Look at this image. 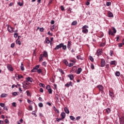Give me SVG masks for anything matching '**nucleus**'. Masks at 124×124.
<instances>
[{"mask_svg":"<svg viewBox=\"0 0 124 124\" xmlns=\"http://www.w3.org/2000/svg\"><path fill=\"white\" fill-rule=\"evenodd\" d=\"M72 26H76L77 25V22L76 21H74L72 22Z\"/></svg>","mask_w":124,"mask_h":124,"instance_id":"24","label":"nucleus"},{"mask_svg":"<svg viewBox=\"0 0 124 124\" xmlns=\"http://www.w3.org/2000/svg\"><path fill=\"white\" fill-rule=\"evenodd\" d=\"M47 91H48V93L50 94H51V93H52V89L50 88V89H48Z\"/></svg>","mask_w":124,"mask_h":124,"instance_id":"45","label":"nucleus"},{"mask_svg":"<svg viewBox=\"0 0 124 124\" xmlns=\"http://www.w3.org/2000/svg\"><path fill=\"white\" fill-rule=\"evenodd\" d=\"M46 64H47V62H44L42 63V65H44L45 66H46Z\"/></svg>","mask_w":124,"mask_h":124,"instance_id":"57","label":"nucleus"},{"mask_svg":"<svg viewBox=\"0 0 124 124\" xmlns=\"http://www.w3.org/2000/svg\"><path fill=\"white\" fill-rule=\"evenodd\" d=\"M59 97H60V96L59 95V94H56L55 95V98L57 99V100H56L57 102H59Z\"/></svg>","mask_w":124,"mask_h":124,"instance_id":"22","label":"nucleus"},{"mask_svg":"<svg viewBox=\"0 0 124 124\" xmlns=\"http://www.w3.org/2000/svg\"><path fill=\"white\" fill-rule=\"evenodd\" d=\"M29 110L30 111H32V106H29Z\"/></svg>","mask_w":124,"mask_h":124,"instance_id":"50","label":"nucleus"},{"mask_svg":"<svg viewBox=\"0 0 124 124\" xmlns=\"http://www.w3.org/2000/svg\"><path fill=\"white\" fill-rule=\"evenodd\" d=\"M62 48V50H66L67 46L66 45H64L63 43H61L58 45H57L55 47V50H59V49H61Z\"/></svg>","mask_w":124,"mask_h":124,"instance_id":"1","label":"nucleus"},{"mask_svg":"<svg viewBox=\"0 0 124 124\" xmlns=\"http://www.w3.org/2000/svg\"><path fill=\"white\" fill-rule=\"evenodd\" d=\"M70 86V85H69V84L68 83L65 84V87H69Z\"/></svg>","mask_w":124,"mask_h":124,"instance_id":"64","label":"nucleus"},{"mask_svg":"<svg viewBox=\"0 0 124 124\" xmlns=\"http://www.w3.org/2000/svg\"><path fill=\"white\" fill-rule=\"evenodd\" d=\"M112 31H113V32H112V30H111L110 29H108V34L110 35H112V36H114L115 35V34L114 33H116L117 32V30H116V29L114 27H112L111 28Z\"/></svg>","mask_w":124,"mask_h":124,"instance_id":"2","label":"nucleus"},{"mask_svg":"<svg viewBox=\"0 0 124 124\" xmlns=\"http://www.w3.org/2000/svg\"><path fill=\"white\" fill-rule=\"evenodd\" d=\"M61 116L62 117V120H63V119H64V118H65V113L62 112L61 114Z\"/></svg>","mask_w":124,"mask_h":124,"instance_id":"9","label":"nucleus"},{"mask_svg":"<svg viewBox=\"0 0 124 124\" xmlns=\"http://www.w3.org/2000/svg\"><path fill=\"white\" fill-rule=\"evenodd\" d=\"M61 9L62 11H63L64 10V7H63V6H61Z\"/></svg>","mask_w":124,"mask_h":124,"instance_id":"56","label":"nucleus"},{"mask_svg":"<svg viewBox=\"0 0 124 124\" xmlns=\"http://www.w3.org/2000/svg\"><path fill=\"white\" fill-rule=\"evenodd\" d=\"M46 89L48 91V90H50V89H51V86H50V85H47L46 87Z\"/></svg>","mask_w":124,"mask_h":124,"instance_id":"47","label":"nucleus"},{"mask_svg":"<svg viewBox=\"0 0 124 124\" xmlns=\"http://www.w3.org/2000/svg\"><path fill=\"white\" fill-rule=\"evenodd\" d=\"M110 64L111 65H116V61H112L110 62Z\"/></svg>","mask_w":124,"mask_h":124,"instance_id":"18","label":"nucleus"},{"mask_svg":"<svg viewBox=\"0 0 124 124\" xmlns=\"http://www.w3.org/2000/svg\"><path fill=\"white\" fill-rule=\"evenodd\" d=\"M106 5L107 6H110L111 5V2H107Z\"/></svg>","mask_w":124,"mask_h":124,"instance_id":"43","label":"nucleus"},{"mask_svg":"<svg viewBox=\"0 0 124 124\" xmlns=\"http://www.w3.org/2000/svg\"><path fill=\"white\" fill-rule=\"evenodd\" d=\"M109 55L111 57H112L113 56V51L110 50V52H109Z\"/></svg>","mask_w":124,"mask_h":124,"instance_id":"51","label":"nucleus"},{"mask_svg":"<svg viewBox=\"0 0 124 124\" xmlns=\"http://www.w3.org/2000/svg\"><path fill=\"white\" fill-rule=\"evenodd\" d=\"M81 72H82V68H78L77 71V74H80V73H81Z\"/></svg>","mask_w":124,"mask_h":124,"instance_id":"16","label":"nucleus"},{"mask_svg":"<svg viewBox=\"0 0 124 124\" xmlns=\"http://www.w3.org/2000/svg\"><path fill=\"white\" fill-rule=\"evenodd\" d=\"M73 65H74L73 63H69V64H68L67 66H69V67H71L73 66Z\"/></svg>","mask_w":124,"mask_h":124,"instance_id":"37","label":"nucleus"},{"mask_svg":"<svg viewBox=\"0 0 124 124\" xmlns=\"http://www.w3.org/2000/svg\"><path fill=\"white\" fill-rule=\"evenodd\" d=\"M12 104V106H13V107H16V103L13 102Z\"/></svg>","mask_w":124,"mask_h":124,"instance_id":"54","label":"nucleus"},{"mask_svg":"<svg viewBox=\"0 0 124 124\" xmlns=\"http://www.w3.org/2000/svg\"><path fill=\"white\" fill-rule=\"evenodd\" d=\"M70 119L72 121H74L75 120V117H74L73 116H70Z\"/></svg>","mask_w":124,"mask_h":124,"instance_id":"33","label":"nucleus"},{"mask_svg":"<svg viewBox=\"0 0 124 124\" xmlns=\"http://www.w3.org/2000/svg\"><path fill=\"white\" fill-rule=\"evenodd\" d=\"M14 36V37H15L16 38V37L18 36V33H15Z\"/></svg>","mask_w":124,"mask_h":124,"instance_id":"53","label":"nucleus"},{"mask_svg":"<svg viewBox=\"0 0 124 124\" xmlns=\"http://www.w3.org/2000/svg\"><path fill=\"white\" fill-rule=\"evenodd\" d=\"M18 93H19L17 92H14L12 93L13 95H14V96H16V95H18Z\"/></svg>","mask_w":124,"mask_h":124,"instance_id":"34","label":"nucleus"},{"mask_svg":"<svg viewBox=\"0 0 124 124\" xmlns=\"http://www.w3.org/2000/svg\"><path fill=\"white\" fill-rule=\"evenodd\" d=\"M17 4H18L19 6H23V3L22 2H18Z\"/></svg>","mask_w":124,"mask_h":124,"instance_id":"55","label":"nucleus"},{"mask_svg":"<svg viewBox=\"0 0 124 124\" xmlns=\"http://www.w3.org/2000/svg\"><path fill=\"white\" fill-rule=\"evenodd\" d=\"M7 94L6 93H2L1 94V97H6V96H7Z\"/></svg>","mask_w":124,"mask_h":124,"instance_id":"25","label":"nucleus"},{"mask_svg":"<svg viewBox=\"0 0 124 124\" xmlns=\"http://www.w3.org/2000/svg\"><path fill=\"white\" fill-rule=\"evenodd\" d=\"M34 68L38 70L39 68V65H37L35 67H34Z\"/></svg>","mask_w":124,"mask_h":124,"instance_id":"49","label":"nucleus"},{"mask_svg":"<svg viewBox=\"0 0 124 124\" xmlns=\"http://www.w3.org/2000/svg\"><path fill=\"white\" fill-rule=\"evenodd\" d=\"M43 55L45 58H47L48 57V52H47V51L46 50L44 51Z\"/></svg>","mask_w":124,"mask_h":124,"instance_id":"11","label":"nucleus"},{"mask_svg":"<svg viewBox=\"0 0 124 124\" xmlns=\"http://www.w3.org/2000/svg\"><path fill=\"white\" fill-rule=\"evenodd\" d=\"M18 79H21V78H23V76L19 75L18 77H17Z\"/></svg>","mask_w":124,"mask_h":124,"instance_id":"58","label":"nucleus"},{"mask_svg":"<svg viewBox=\"0 0 124 124\" xmlns=\"http://www.w3.org/2000/svg\"><path fill=\"white\" fill-rule=\"evenodd\" d=\"M106 45V43H102L101 44H100V46L101 47H104V46H105Z\"/></svg>","mask_w":124,"mask_h":124,"instance_id":"35","label":"nucleus"},{"mask_svg":"<svg viewBox=\"0 0 124 124\" xmlns=\"http://www.w3.org/2000/svg\"><path fill=\"white\" fill-rule=\"evenodd\" d=\"M71 46V41H68L67 46Z\"/></svg>","mask_w":124,"mask_h":124,"instance_id":"36","label":"nucleus"},{"mask_svg":"<svg viewBox=\"0 0 124 124\" xmlns=\"http://www.w3.org/2000/svg\"><path fill=\"white\" fill-rule=\"evenodd\" d=\"M105 66V61L104 60L102 59L101 60V67H104Z\"/></svg>","mask_w":124,"mask_h":124,"instance_id":"6","label":"nucleus"},{"mask_svg":"<svg viewBox=\"0 0 124 124\" xmlns=\"http://www.w3.org/2000/svg\"><path fill=\"white\" fill-rule=\"evenodd\" d=\"M68 77L70 78V80H73V79H74V77L73 76V75H71V74L68 75Z\"/></svg>","mask_w":124,"mask_h":124,"instance_id":"12","label":"nucleus"},{"mask_svg":"<svg viewBox=\"0 0 124 124\" xmlns=\"http://www.w3.org/2000/svg\"><path fill=\"white\" fill-rule=\"evenodd\" d=\"M108 16L110 17H113V13H112L111 12H109L108 13Z\"/></svg>","mask_w":124,"mask_h":124,"instance_id":"20","label":"nucleus"},{"mask_svg":"<svg viewBox=\"0 0 124 124\" xmlns=\"http://www.w3.org/2000/svg\"><path fill=\"white\" fill-rule=\"evenodd\" d=\"M26 93L27 96H31V93H30V91H29V90H27L26 91Z\"/></svg>","mask_w":124,"mask_h":124,"instance_id":"27","label":"nucleus"},{"mask_svg":"<svg viewBox=\"0 0 124 124\" xmlns=\"http://www.w3.org/2000/svg\"><path fill=\"white\" fill-rule=\"evenodd\" d=\"M80 119H81V117H80V116H78V117H76V120H77L78 121V120H80Z\"/></svg>","mask_w":124,"mask_h":124,"instance_id":"61","label":"nucleus"},{"mask_svg":"<svg viewBox=\"0 0 124 124\" xmlns=\"http://www.w3.org/2000/svg\"><path fill=\"white\" fill-rule=\"evenodd\" d=\"M7 30L9 32H13V28L11 27V26H8Z\"/></svg>","mask_w":124,"mask_h":124,"instance_id":"5","label":"nucleus"},{"mask_svg":"<svg viewBox=\"0 0 124 124\" xmlns=\"http://www.w3.org/2000/svg\"><path fill=\"white\" fill-rule=\"evenodd\" d=\"M40 87H42V88H45V84L43 83H39Z\"/></svg>","mask_w":124,"mask_h":124,"instance_id":"30","label":"nucleus"},{"mask_svg":"<svg viewBox=\"0 0 124 124\" xmlns=\"http://www.w3.org/2000/svg\"><path fill=\"white\" fill-rule=\"evenodd\" d=\"M38 70H37L36 69H35V68H33V69H32L31 70V72H36V71H37Z\"/></svg>","mask_w":124,"mask_h":124,"instance_id":"38","label":"nucleus"},{"mask_svg":"<svg viewBox=\"0 0 124 124\" xmlns=\"http://www.w3.org/2000/svg\"><path fill=\"white\" fill-rule=\"evenodd\" d=\"M37 72L38 73H41V72H42V70H41V69H38Z\"/></svg>","mask_w":124,"mask_h":124,"instance_id":"46","label":"nucleus"},{"mask_svg":"<svg viewBox=\"0 0 124 124\" xmlns=\"http://www.w3.org/2000/svg\"><path fill=\"white\" fill-rule=\"evenodd\" d=\"M101 53H102V51L100 49H98L97 50L96 55L97 56H99L101 55Z\"/></svg>","mask_w":124,"mask_h":124,"instance_id":"10","label":"nucleus"},{"mask_svg":"<svg viewBox=\"0 0 124 124\" xmlns=\"http://www.w3.org/2000/svg\"><path fill=\"white\" fill-rule=\"evenodd\" d=\"M0 106H1V107H4V103H0Z\"/></svg>","mask_w":124,"mask_h":124,"instance_id":"62","label":"nucleus"},{"mask_svg":"<svg viewBox=\"0 0 124 124\" xmlns=\"http://www.w3.org/2000/svg\"><path fill=\"white\" fill-rule=\"evenodd\" d=\"M27 80L28 82H30L31 83H32V81H33V79L31 77H28Z\"/></svg>","mask_w":124,"mask_h":124,"instance_id":"8","label":"nucleus"},{"mask_svg":"<svg viewBox=\"0 0 124 124\" xmlns=\"http://www.w3.org/2000/svg\"><path fill=\"white\" fill-rule=\"evenodd\" d=\"M50 24H51V25H54V24H55V21L54 20H51L50 22Z\"/></svg>","mask_w":124,"mask_h":124,"instance_id":"60","label":"nucleus"},{"mask_svg":"<svg viewBox=\"0 0 124 124\" xmlns=\"http://www.w3.org/2000/svg\"><path fill=\"white\" fill-rule=\"evenodd\" d=\"M89 59L91 62H93V57L90 56Z\"/></svg>","mask_w":124,"mask_h":124,"instance_id":"44","label":"nucleus"},{"mask_svg":"<svg viewBox=\"0 0 124 124\" xmlns=\"http://www.w3.org/2000/svg\"><path fill=\"white\" fill-rule=\"evenodd\" d=\"M23 89H25L26 90H29V89H30V86L26 85L25 84H23Z\"/></svg>","mask_w":124,"mask_h":124,"instance_id":"14","label":"nucleus"},{"mask_svg":"<svg viewBox=\"0 0 124 124\" xmlns=\"http://www.w3.org/2000/svg\"><path fill=\"white\" fill-rule=\"evenodd\" d=\"M62 118H56V121H57L58 123H60V121H62Z\"/></svg>","mask_w":124,"mask_h":124,"instance_id":"39","label":"nucleus"},{"mask_svg":"<svg viewBox=\"0 0 124 124\" xmlns=\"http://www.w3.org/2000/svg\"><path fill=\"white\" fill-rule=\"evenodd\" d=\"M45 42L47 43V44H49L50 43V40H49V38L46 37L45 40Z\"/></svg>","mask_w":124,"mask_h":124,"instance_id":"23","label":"nucleus"},{"mask_svg":"<svg viewBox=\"0 0 124 124\" xmlns=\"http://www.w3.org/2000/svg\"><path fill=\"white\" fill-rule=\"evenodd\" d=\"M64 111L66 114H68L69 113V110L66 107L64 108Z\"/></svg>","mask_w":124,"mask_h":124,"instance_id":"13","label":"nucleus"},{"mask_svg":"<svg viewBox=\"0 0 124 124\" xmlns=\"http://www.w3.org/2000/svg\"><path fill=\"white\" fill-rule=\"evenodd\" d=\"M20 68L22 71H24V70H25V68H24V64H23V63H21V64Z\"/></svg>","mask_w":124,"mask_h":124,"instance_id":"21","label":"nucleus"},{"mask_svg":"<svg viewBox=\"0 0 124 124\" xmlns=\"http://www.w3.org/2000/svg\"><path fill=\"white\" fill-rule=\"evenodd\" d=\"M4 122H5V123L6 124H9V121L8 120V119H5V120H4Z\"/></svg>","mask_w":124,"mask_h":124,"instance_id":"52","label":"nucleus"},{"mask_svg":"<svg viewBox=\"0 0 124 124\" xmlns=\"http://www.w3.org/2000/svg\"><path fill=\"white\" fill-rule=\"evenodd\" d=\"M106 112L108 114H109V113H110L111 112V108H108L106 109Z\"/></svg>","mask_w":124,"mask_h":124,"instance_id":"26","label":"nucleus"},{"mask_svg":"<svg viewBox=\"0 0 124 124\" xmlns=\"http://www.w3.org/2000/svg\"><path fill=\"white\" fill-rule=\"evenodd\" d=\"M24 85L31 87V83H29V81H26V82H25V84H24Z\"/></svg>","mask_w":124,"mask_h":124,"instance_id":"32","label":"nucleus"},{"mask_svg":"<svg viewBox=\"0 0 124 124\" xmlns=\"http://www.w3.org/2000/svg\"><path fill=\"white\" fill-rule=\"evenodd\" d=\"M115 76L119 77V76H120V75H121V73H120V72H119V71H116L115 72Z\"/></svg>","mask_w":124,"mask_h":124,"instance_id":"19","label":"nucleus"},{"mask_svg":"<svg viewBox=\"0 0 124 124\" xmlns=\"http://www.w3.org/2000/svg\"><path fill=\"white\" fill-rule=\"evenodd\" d=\"M36 113V112L35 111H33L32 112V114L33 115H34L35 117H37V115H36V114H35Z\"/></svg>","mask_w":124,"mask_h":124,"instance_id":"42","label":"nucleus"},{"mask_svg":"<svg viewBox=\"0 0 124 124\" xmlns=\"http://www.w3.org/2000/svg\"><path fill=\"white\" fill-rule=\"evenodd\" d=\"M14 47H15V43H13L11 44V48H14Z\"/></svg>","mask_w":124,"mask_h":124,"instance_id":"40","label":"nucleus"},{"mask_svg":"<svg viewBox=\"0 0 124 124\" xmlns=\"http://www.w3.org/2000/svg\"><path fill=\"white\" fill-rule=\"evenodd\" d=\"M109 93L110 96H111V97L113 96V93L109 92Z\"/></svg>","mask_w":124,"mask_h":124,"instance_id":"63","label":"nucleus"},{"mask_svg":"<svg viewBox=\"0 0 124 124\" xmlns=\"http://www.w3.org/2000/svg\"><path fill=\"white\" fill-rule=\"evenodd\" d=\"M16 44H18V45H21V41H19L18 39L16 41Z\"/></svg>","mask_w":124,"mask_h":124,"instance_id":"29","label":"nucleus"},{"mask_svg":"<svg viewBox=\"0 0 124 124\" xmlns=\"http://www.w3.org/2000/svg\"><path fill=\"white\" fill-rule=\"evenodd\" d=\"M43 31H44V28H40V31H41L42 32H43Z\"/></svg>","mask_w":124,"mask_h":124,"instance_id":"59","label":"nucleus"},{"mask_svg":"<svg viewBox=\"0 0 124 124\" xmlns=\"http://www.w3.org/2000/svg\"><path fill=\"white\" fill-rule=\"evenodd\" d=\"M38 106L39 107H40V108H42V107H43V104L42 103H39L38 104Z\"/></svg>","mask_w":124,"mask_h":124,"instance_id":"31","label":"nucleus"},{"mask_svg":"<svg viewBox=\"0 0 124 124\" xmlns=\"http://www.w3.org/2000/svg\"><path fill=\"white\" fill-rule=\"evenodd\" d=\"M7 68H8L9 71H13L14 70L13 67H12V66H11L10 64L7 65Z\"/></svg>","mask_w":124,"mask_h":124,"instance_id":"4","label":"nucleus"},{"mask_svg":"<svg viewBox=\"0 0 124 124\" xmlns=\"http://www.w3.org/2000/svg\"><path fill=\"white\" fill-rule=\"evenodd\" d=\"M119 118L120 124H124V117L122 116L120 117V116H119Z\"/></svg>","mask_w":124,"mask_h":124,"instance_id":"3","label":"nucleus"},{"mask_svg":"<svg viewBox=\"0 0 124 124\" xmlns=\"http://www.w3.org/2000/svg\"><path fill=\"white\" fill-rule=\"evenodd\" d=\"M82 31L83 33H88V32H89V30H88V29H83Z\"/></svg>","mask_w":124,"mask_h":124,"instance_id":"15","label":"nucleus"},{"mask_svg":"<svg viewBox=\"0 0 124 124\" xmlns=\"http://www.w3.org/2000/svg\"><path fill=\"white\" fill-rule=\"evenodd\" d=\"M88 28H89V26H87V25H84V26H83L82 27V29H88Z\"/></svg>","mask_w":124,"mask_h":124,"instance_id":"41","label":"nucleus"},{"mask_svg":"<svg viewBox=\"0 0 124 124\" xmlns=\"http://www.w3.org/2000/svg\"><path fill=\"white\" fill-rule=\"evenodd\" d=\"M63 63H64V64H65V65H66V66L68 65V62H67V60H66V59H64L63 61Z\"/></svg>","mask_w":124,"mask_h":124,"instance_id":"17","label":"nucleus"},{"mask_svg":"<svg viewBox=\"0 0 124 124\" xmlns=\"http://www.w3.org/2000/svg\"><path fill=\"white\" fill-rule=\"evenodd\" d=\"M97 88L99 89V91H100L101 92H102V91L103 90V86H102V85H98Z\"/></svg>","mask_w":124,"mask_h":124,"instance_id":"7","label":"nucleus"},{"mask_svg":"<svg viewBox=\"0 0 124 124\" xmlns=\"http://www.w3.org/2000/svg\"><path fill=\"white\" fill-rule=\"evenodd\" d=\"M53 108H54V111H55V112H57V113H58V114L59 113H60V111L59 110V109H57L55 106L53 107Z\"/></svg>","mask_w":124,"mask_h":124,"instance_id":"28","label":"nucleus"},{"mask_svg":"<svg viewBox=\"0 0 124 124\" xmlns=\"http://www.w3.org/2000/svg\"><path fill=\"white\" fill-rule=\"evenodd\" d=\"M91 68L92 69H94V65H93V64L91 63Z\"/></svg>","mask_w":124,"mask_h":124,"instance_id":"48","label":"nucleus"}]
</instances>
